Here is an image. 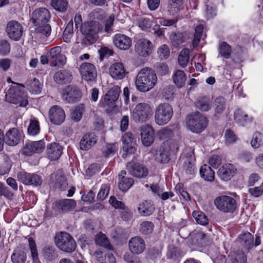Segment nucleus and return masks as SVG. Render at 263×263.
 Segmentation results:
<instances>
[{"instance_id":"obj_56","label":"nucleus","mask_w":263,"mask_h":263,"mask_svg":"<svg viewBox=\"0 0 263 263\" xmlns=\"http://www.w3.org/2000/svg\"><path fill=\"white\" fill-rule=\"evenodd\" d=\"M181 254L180 249L174 247H171L167 252L168 257L173 260H176L179 258Z\"/></svg>"},{"instance_id":"obj_39","label":"nucleus","mask_w":263,"mask_h":263,"mask_svg":"<svg viewBox=\"0 0 263 263\" xmlns=\"http://www.w3.org/2000/svg\"><path fill=\"white\" fill-rule=\"evenodd\" d=\"M200 174L205 180L213 181L214 179V172L211 167L206 164L201 167Z\"/></svg>"},{"instance_id":"obj_36","label":"nucleus","mask_w":263,"mask_h":263,"mask_svg":"<svg viewBox=\"0 0 263 263\" xmlns=\"http://www.w3.org/2000/svg\"><path fill=\"white\" fill-rule=\"evenodd\" d=\"M11 258L13 263H25L26 254L21 248L17 247L14 250Z\"/></svg>"},{"instance_id":"obj_11","label":"nucleus","mask_w":263,"mask_h":263,"mask_svg":"<svg viewBox=\"0 0 263 263\" xmlns=\"http://www.w3.org/2000/svg\"><path fill=\"white\" fill-rule=\"evenodd\" d=\"M82 94L80 89L75 85H69L62 91V98L68 103H73L78 102L82 97Z\"/></svg>"},{"instance_id":"obj_14","label":"nucleus","mask_w":263,"mask_h":263,"mask_svg":"<svg viewBox=\"0 0 263 263\" xmlns=\"http://www.w3.org/2000/svg\"><path fill=\"white\" fill-rule=\"evenodd\" d=\"M153 46L151 42L146 39L139 40L135 46V52L140 56L146 57L153 51Z\"/></svg>"},{"instance_id":"obj_15","label":"nucleus","mask_w":263,"mask_h":263,"mask_svg":"<svg viewBox=\"0 0 263 263\" xmlns=\"http://www.w3.org/2000/svg\"><path fill=\"white\" fill-rule=\"evenodd\" d=\"M7 35L11 40L18 41L22 36L23 30L22 25L15 21L8 23L6 27Z\"/></svg>"},{"instance_id":"obj_34","label":"nucleus","mask_w":263,"mask_h":263,"mask_svg":"<svg viewBox=\"0 0 263 263\" xmlns=\"http://www.w3.org/2000/svg\"><path fill=\"white\" fill-rule=\"evenodd\" d=\"M25 85L28 90L32 93L38 94L41 92L42 85L39 80L35 78L28 80Z\"/></svg>"},{"instance_id":"obj_8","label":"nucleus","mask_w":263,"mask_h":263,"mask_svg":"<svg viewBox=\"0 0 263 263\" xmlns=\"http://www.w3.org/2000/svg\"><path fill=\"white\" fill-rule=\"evenodd\" d=\"M153 115V109L146 103H138L133 110L132 117L137 123H142L148 120Z\"/></svg>"},{"instance_id":"obj_31","label":"nucleus","mask_w":263,"mask_h":263,"mask_svg":"<svg viewBox=\"0 0 263 263\" xmlns=\"http://www.w3.org/2000/svg\"><path fill=\"white\" fill-rule=\"evenodd\" d=\"M138 210L141 215L147 216L153 213L155 207L151 201L144 200L139 204Z\"/></svg>"},{"instance_id":"obj_6","label":"nucleus","mask_w":263,"mask_h":263,"mask_svg":"<svg viewBox=\"0 0 263 263\" xmlns=\"http://www.w3.org/2000/svg\"><path fill=\"white\" fill-rule=\"evenodd\" d=\"M27 95L21 90L18 86L10 87L7 91L6 100L11 103L19 104L21 107H25L28 103Z\"/></svg>"},{"instance_id":"obj_27","label":"nucleus","mask_w":263,"mask_h":263,"mask_svg":"<svg viewBox=\"0 0 263 263\" xmlns=\"http://www.w3.org/2000/svg\"><path fill=\"white\" fill-rule=\"evenodd\" d=\"M126 172L122 170L119 174L118 186L120 190L126 192L133 184L134 180L131 178L125 177Z\"/></svg>"},{"instance_id":"obj_61","label":"nucleus","mask_w":263,"mask_h":263,"mask_svg":"<svg viewBox=\"0 0 263 263\" xmlns=\"http://www.w3.org/2000/svg\"><path fill=\"white\" fill-rule=\"evenodd\" d=\"M173 135V132L170 128H163L158 133V138L163 140H167Z\"/></svg>"},{"instance_id":"obj_13","label":"nucleus","mask_w":263,"mask_h":263,"mask_svg":"<svg viewBox=\"0 0 263 263\" xmlns=\"http://www.w3.org/2000/svg\"><path fill=\"white\" fill-rule=\"evenodd\" d=\"M51 66H60L66 63V58L61 53V48L56 46L50 49L47 53Z\"/></svg>"},{"instance_id":"obj_12","label":"nucleus","mask_w":263,"mask_h":263,"mask_svg":"<svg viewBox=\"0 0 263 263\" xmlns=\"http://www.w3.org/2000/svg\"><path fill=\"white\" fill-rule=\"evenodd\" d=\"M18 181L25 185L39 186L42 183V177L35 173L20 172L17 175Z\"/></svg>"},{"instance_id":"obj_17","label":"nucleus","mask_w":263,"mask_h":263,"mask_svg":"<svg viewBox=\"0 0 263 263\" xmlns=\"http://www.w3.org/2000/svg\"><path fill=\"white\" fill-rule=\"evenodd\" d=\"M128 172L137 178H144L148 174V171L143 165L133 160L126 165Z\"/></svg>"},{"instance_id":"obj_2","label":"nucleus","mask_w":263,"mask_h":263,"mask_svg":"<svg viewBox=\"0 0 263 263\" xmlns=\"http://www.w3.org/2000/svg\"><path fill=\"white\" fill-rule=\"evenodd\" d=\"M157 82V77L155 71L152 69L145 67L138 72L135 84L138 90L146 92L153 88Z\"/></svg>"},{"instance_id":"obj_42","label":"nucleus","mask_w":263,"mask_h":263,"mask_svg":"<svg viewBox=\"0 0 263 263\" xmlns=\"http://www.w3.org/2000/svg\"><path fill=\"white\" fill-rule=\"evenodd\" d=\"M192 215L198 224L206 226L209 223L208 218L203 212L201 211H194L192 213Z\"/></svg>"},{"instance_id":"obj_50","label":"nucleus","mask_w":263,"mask_h":263,"mask_svg":"<svg viewBox=\"0 0 263 263\" xmlns=\"http://www.w3.org/2000/svg\"><path fill=\"white\" fill-rule=\"evenodd\" d=\"M83 106V104L79 105L72 111L71 113V118L72 120L76 122H78L81 120L84 111Z\"/></svg>"},{"instance_id":"obj_48","label":"nucleus","mask_w":263,"mask_h":263,"mask_svg":"<svg viewBox=\"0 0 263 263\" xmlns=\"http://www.w3.org/2000/svg\"><path fill=\"white\" fill-rule=\"evenodd\" d=\"M219 52L221 56L224 58H229L231 53V48L230 46L225 42H221L219 44Z\"/></svg>"},{"instance_id":"obj_37","label":"nucleus","mask_w":263,"mask_h":263,"mask_svg":"<svg viewBox=\"0 0 263 263\" xmlns=\"http://www.w3.org/2000/svg\"><path fill=\"white\" fill-rule=\"evenodd\" d=\"M44 257L49 261L53 260L58 256V252L54 247L46 246L42 250Z\"/></svg>"},{"instance_id":"obj_52","label":"nucleus","mask_w":263,"mask_h":263,"mask_svg":"<svg viewBox=\"0 0 263 263\" xmlns=\"http://www.w3.org/2000/svg\"><path fill=\"white\" fill-rule=\"evenodd\" d=\"M40 126L37 120H31L28 127V133L29 135H36L39 133Z\"/></svg>"},{"instance_id":"obj_32","label":"nucleus","mask_w":263,"mask_h":263,"mask_svg":"<svg viewBox=\"0 0 263 263\" xmlns=\"http://www.w3.org/2000/svg\"><path fill=\"white\" fill-rule=\"evenodd\" d=\"M71 73L66 70H62L57 72L54 76V80L59 84L69 83L71 80Z\"/></svg>"},{"instance_id":"obj_53","label":"nucleus","mask_w":263,"mask_h":263,"mask_svg":"<svg viewBox=\"0 0 263 263\" xmlns=\"http://www.w3.org/2000/svg\"><path fill=\"white\" fill-rule=\"evenodd\" d=\"M153 17H143L141 18L138 22V26L142 29L150 28L153 25Z\"/></svg>"},{"instance_id":"obj_62","label":"nucleus","mask_w":263,"mask_h":263,"mask_svg":"<svg viewBox=\"0 0 263 263\" xmlns=\"http://www.w3.org/2000/svg\"><path fill=\"white\" fill-rule=\"evenodd\" d=\"M29 245L31 253V256L33 260L38 259V252L36 249V243L32 238H28Z\"/></svg>"},{"instance_id":"obj_45","label":"nucleus","mask_w":263,"mask_h":263,"mask_svg":"<svg viewBox=\"0 0 263 263\" xmlns=\"http://www.w3.org/2000/svg\"><path fill=\"white\" fill-rule=\"evenodd\" d=\"M51 5L57 11L64 12L67 8L68 2L66 0H52Z\"/></svg>"},{"instance_id":"obj_1","label":"nucleus","mask_w":263,"mask_h":263,"mask_svg":"<svg viewBox=\"0 0 263 263\" xmlns=\"http://www.w3.org/2000/svg\"><path fill=\"white\" fill-rule=\"evenodd\" d=\"M51 17L49 11L45 8L36 9L31 14V20L36 26V33L42 34L46 37L50 35L51 28L48 23Z\"/></svg>"},{"instance_id":"obj_29","label":"nucleus","mask_w":263,"mask_h":263,"mask_svg":"<svg viewBox=\"0 0 263 263\" xmlns=\"http://www.w3.org/2000/svg\"><path fill=\"white\" fill-rule=\"evenodd\" d=\"M97 141V138L94 134H86L80 141V148L84 151L88 150L96 144Z\"/></svg>"},{"instance_id":"obj_63","label":"nucleus","mask_w":263,"mask_h":263,"mask_svg":"<svg viewBox=\"0 0 263 263\" xmlns=\"http://www.w3.org/2000/svg\"><path fill=\"white\" fill-rule=\"evenodd\" d=\"M261 135L259 132L255 133L251 141V145L256 148L260 146L262 143Z\"/></svg>"},{"instance_id":"obj_43","label":"nucleus","mask_w":263,"mask_h":263,"mask_svg":"<svg viewBox=\"0 0 263 263\" xmlns=\"http://www.w3.org/2000/svg\"><path fill=\"white\" fill-rule=\"evenodd\" d=\"M189 54L190 50L188 48H184L180 51L178 60L181 67H185L187 66L189 60Z\"/></svg>"},{"instance_id":"obj_60","label":"nucleus","mask_w":263,"mask_h":263,"mask_svg":"<svg viewBox=\"0 0 263 263\" xmlns=\"http://www.w3.org/2000/svg\"><path fill=\"white\" fill-rule=\"evenodd\" d=\"M98 261L100 263H116V259L111 253H107L104 256H100Z\"/></svg>"},{"instance_id":"obj_55","label":"nucleus","mask_w":263,"mask_h":263,"mask_svg":"<svg viewBox=\"0 0 263 263\" xmlns=\"http://www.w3.org/2000/svg\"><path fill=\"white\" fill-rule=\"evenodd\" d=\"M56 186L61 190H65L67 188V183L64 176L57 174L55 175Z\"/></svg>"},{"instance_id":"obj_28","label":"nucleus","mask_w":263,"mask_h":263,"mask_svg":"<svg viewBox=\"0 0 263 263\" xmlns=\"http://www.w3.org/2000/svg\"><path fill=\"white\" fill-rule=\"evenodd\" d=\"M63 147L58 143H52L47 146V153L51 160H58L62 154Z\"/></svg>"},{"instance_id":"obj_58","label":"nucleus","mask_w":263,"mask_h":263,"mask_svg":"<svg viewBox=\"0 0 263 263\" xmlns=\"http://www.w3.org/2000/svg\"><path fill=\"white\" fill-rule=\"evenodd\" d=\"M174 87L173 85L167 86L163 89V96L165 100H172L174 98Z\"/></svg>"},{"instance_id":"obj_47","label":"nucleus","mask_w":263,"mask_h":263,"mask_svg":"<svg viewBox=\"0 0 263 263\" xmlns=\"http://www.w3.org/2000/svg\"><path fill=\"white\" fill-rule=\"evenodd\" d=\"M96 242L100 246H102L108 249H111V246L108 238L104 234L101 233L96 235Z\"/></svg>"},{"instance_id":"obj_4","label":"nucleus","mask_w":263,"mask_h":263,"mask_svg":"<svg viewBox=\"0 0 263 263\" xmlns=\"http://www.w3.org/2000/svg\"><path fill=\"white\" fill-rule=\"evenodd\" d=\"M186 122L187 128L195 133L202 132L208 125L206 117L199 111L189 115L186 118Z\"/></svg>"},{"instance_id":"obj_33","label":"nucleus","mask_w":263,"mask_h":263,"mask_svg":"<svg viewBox=\"0 0 263 263\" xmlns=\"http://www.w3.org/2000/svg\"><path fill=\"white\" fill-rule=\"evenodd\" d=\"M195 105L201 111H208L212 107L210 99L205 96L198 97L195 101Z\"/></svg>"},{"instance_id":"obj_46","label":"nucleus","mask_w":263,"mask_h":263,"mask_svg":"<svg viewBox=\"0 0 263 263\" xmlns=\"http://www.w3.org/2000/svg\"><path fill=\"white\" fill-rule=\"evenodd\" d=\"M170 40L172 45L175 48L179 47L184 41V37L180 33H172Z\"/></svg>"},{"instance_id":"obj_25","label":"nucleus","mask_w":263,"mask_h":263,"mask_svg":"<svg viewBox=\"0 0 263 263\" xmlns=\"http://www.w3.org/2000/svg\"><path fill=\"white\" fill-rule=\"evenodd\" d=\"M113 42L117 48L122 50H127L132 45L130 39L123 34H116L113 38Z\"/></svg>"},{"instance_id":"obj_24","label":"nucleus","mask_w":263,"mask_h":263,"mask_svg":"<svg viewBox=\"0 0 263 263\" xmlns=\"http://www.w3.org/2000/svg\"><path fill=\"white\" fill-rule=\"evenodd\" d=\"M122 142L124 144L123 147L127 152L129 153H134L136 150L135 147L136 140L134 135L131 132H127L124 134L122 138Z\"/></svg>"},{"instance_id":"obj_40","label":"nucleus","mask_w":263,"mask_h":263,"mask_svg":"<svg viewBox=\"0 0 263 263\" xmlns=\"http://www.w3.org/2000/svg\"><path fill=\"white\" fill-rule=\"evenodd\" d=\"M186 80L185 74L182 70H177L173 75V81L179 88L182 87L185 85Z\"/></svg>"},{"instance_id":"obj_19","label":"nucleus","mask_w":263,"mask_h":263,"mask_svg":"<svg viewBox=\"0 0 263 263\" xmlns=\"http://www.w3.org/2000/svg\"><path fill=\"white\" fill-rule=\"evenodd\" d=\"M80 70L82 78L86 81H93L97 78V70L95 66L91 63L82 64L80 67Z\"/></svg>"},{"instance_id":"obj_16","label":"nucleus","mask_w":263,"mask_h":263,"mask_svg":"<svg viewBox=\"0 0 263 263\" xmlns=\"http://www.w3.org/2000/svg\"><path fill=\"white\" fill-rule=\"evenodd\" d=\"M49 118L52 124L59 125L64 121L65 113L61 107L58 105H54L49 109Z\"/></svg>"},{"instance_id":"obj_59","label":"nucleus","mask_w":263,"mask_h":263,"mask_svg":"<svg viewBox=\"0 0 263 263\" xmlns=\"http://www.w3.org/2000/svg\"><path fill=\"white\" fill-rule=\"evenodd\" d=\"M203 27L202 25L197 26L195 29L194 37L193 44L194 46H197L199 42L203 31Z\"/></svg>"},{"instance_id":"obj_26","label":"nucleus","mask_w":263,"mask_h":263,"mask_svg":"<svg viewBox=\"0 0 263 263\" xmlns=\"http://www.w3.org/2000/svg\"><path fill=\"white\" fill-rule=\"evenodd\" d=\"M235 171L236 169L233 164L227 163L219 169L217 175L221 180L228 181L233 176Z\"/></svg>"},{"instance_id":"obj_10","label":"nucleus","mask_w":263,"mask_h":263,"mask_svg":"<svg viewBox=\"0 0 263 263\" xmlns=\"http://www.w3.org/2000/svg\"><path fill=\"white\" fill-rule=\"evenodd\" d=\"M121 92L120 88L116 86L111 88L102 98L99 102V106L108 110L115 106V103L119 98Z\"/></svg>"},{"instance_id":"obj_41","label":"nucleus","mask_w":263,"mask_h":263,"mask_svg":"<svg viewBox=\"0 0 263 263\" xmlns=\"http://www.w3.org/2000/svg\"><path fill=\"white\" fill-rule=\"evenodd\" d=\"M239 240L242 245L247 249H250L253 246L254 237L250 233H244L241 235L239 237Z\"/></svg>"},{"instance_id":"obj_23","label":"nucleus","mask_w":263,"mask_h":263,"mask_svg":"<svg viewBox=\"0 0 263 263\" xmlns=\"http://www.w3.org/2000/svg\"><path fill=\"white\" fill-rule=\"evenodd\" d=\"M22 134L20 131L15 128L10 129L5 134V143L10 146L17 145L21 141Z\"/></svg>"},{"instance_id":"obj_7","label":"nucleus","mask_w":263,"mask_h":263,"mask_svg":"<svg viewBox=\"0 0 263 263\" xmlns=\"http://www.w3.org/2000/svg\"><path fill=\"white\" fill-rule=\"evenodd\" d=\"M173 115L172 106L167 103H161L157 107L155 110V122L159 125H163L170 121Z\"/></svg>"},{"instance_id":"obj_3","label":"nucleus","mask_w":263,"mask_h":263,"mask_svg":"<svg viewBox=\"0 0 263 263\" xmlns=\"http://www.w3.org/2000/svg\"><path fill=\"white\" fill-rule=\"evenodd\" d=\"M100 28V23L96 21L83 23L81 26V31L84 36V44L90 45L94 43L98 38V33Z\"/></svg>"},{"instance_id":"obj_21","label":"nucleus","mask_w":263,"mask_h":263,"mask_svg":"<svg viewBox=\"0 0 263 263\" xmlns=\"http://www.w3.org/2000/svg\"><path fill=\"white\" fill-rule=\"evenodd\" d=\"M141 141L146 146H150L154 141V129L148 125H143L141 128Z\"/></svg>"},{"instance_id":"obj_49","label":"nucleus","mask_w":263,"mask_h":263,"mask_svg":"<svg viewBox=\"0 0 263 263\" xmlns=\"http://www.w3.org/2000/svg\"><path fill=\"white\" fill-rule=\"evenodd\" d=\"M154 229V224L151 221H143L141 223L139 227V231L143 235H147L152 233Z\"/></svg>"},{"instance_id":"obj_57","label":"nucleus","mask_w":263,"mask_h":263,"mask_svg":"<svg viewBox=\"0 0 263 263\" xmlns=\"http://www.w3.org/2000/svg\"><path fill=\"white\" fill-rule=\"evenodd\" d=\"M157 53L160 59H166L170 55V48L168 46L165 44L162 45L158 49Z\"/></svg>"},{"instance_id":"obj_18","label":"nucleus","mask_w":263,"mask_h":263,"mask_svg":"<svg viewBox=\"0 0 263 263\" xmlns=\"http://www.w3.org/2000/svg\"><path fill=\"white\" fill-rule=\"evenodd\" d=\"M45 148V143L43 140L29 141L26 143L23 149V154L31 156L35 153H40Z\"/></svg>"},{"instance_id":"obj_5","label":"nucleus","mask_w":263,"mask_h":263,"mask_svg":"<svg viewBox=\"0 0 263 263\" xmlns=\"http://www.w3.org/2000/svg\"><path fill=\"white\" fill-rule=\"evenodd\" d=\"M54 242L61 251L71 253L75 251L77 245L73 238L68 233L61 232L54 237Z\"/></svg>"},{"instance_id":"obj_30","label":"nucleus","mask_w":263,"mask_h":263,"mask_svg":"<svg viewBox=\"0 0 263 263\" xmlns=\"http://www.w3.org/2000/svg\"><path fill=\"white\" fill-rule=\"evenodd\" d=\"M109 72L111 76L116 80L123 79L125 76V70L121 63H115L110 67Z\"/></svg>"},{"instance_id":"obj_54","label":"nucleus","mask_w":263,"mask_h":263,"mask_svg":"<svg viewBox=\"0 0 263 263\" xmlns=\"http://www.w3.org/2000/svg\"><path fill=\"white\" fill-rule=\"evenodd\" d=\"M118 149V145L117 143H110L106 144L105 149L103 150V154L105 157H108L110 155H114Z\"/></svg>"},{"instance_id":"obj_64","label":"nucleus","mask_w":263,"mask_h":263,"mask_svg":"<svg viewBox=\"0 0 263 263\" xmlns=\"http://www.w3.org/2000/svg\"><path fill=\"white\" fill-rule=\"evenodd\" d=\"M157 159L160 163H167L170 161L169 151L165 149L161 150L159 155L157 157Z\"/></svg>"},{"instance_id":"obj_22","label":"nucleus","mask_w":263,"mask_h":263,"mask_svg":"<svg viewBox=\"0 0 263 263\" xmlns=\"http://www.w3.org/2000/svg\"><path fill=\"white\" fill-rule=\"evenodd\" d=\"M76 206V202L73 199H65L57 201L52 204L54 211L60 212H67L73 210Z\"/></svg>"},{"instance_id":"obj_9","label":"nucleus","mask_w":263,"mask_h":263,"mask_svg":"<svg viewBox=\"0 0 263 263\" xmlns=\"http://www.w3.org/2000/svg\"><path fill=\"white\" fill-rule=\"evenodd\" d=\"M214 204L219 210L224 213H233L237 206L235 199L226 195L217 197L214 200Z\"/></svg>"},{"instance_id":"obj_44","label":"nucleus","mask_w":263,"mask_h":263,"mask_svg":"<svg viewBox=\"0 0 263 263\" xmlns=\"http://www.w3.org/2000/svg\"><path fill=\"white\" fill-rule=\"evenodd\" d=\"M183 167L186 174L193 175L194 174L195 167L194 160L192 157L185 158Z\"/></svg>"},{"instance_id":"obj_35","label":"nucleus","mask_w":263,"mask_h":263,"mask_svg":"<svg viewBox=\"0 0 263 263\" xmlns=\"http://www.w3.org/2000/svg\"><path fill=\"white\" fill-rule=\"evenodd\" d=\"M183 8L182 0H170L168 4L167 11L171 15L177 13Z\"/></svg>"},{"instance_id":"obj_20","label":"nucleus","mask_w":263,"mask_h":263,"mask_svg":"<svg viewBox=\"0 0 263 263\" xmlns=\"http://www.w3.org/2000/svg\"><path fill=\"white\" fill-rule=\"evenodd\" d=\"M129 249L134 254H141L145 249L144 240L139 236L131 238L128 242Z\"/></svg>"},{"instance_id":"obj_38","label":"nucleus","mask_w":263,"mask_h":263,"mask_svg":"<svg viewBox=\"0 0 263 263\" xmlns=\"http://www.w3.org/2000/svg\"><path fill=\"white\" fill-rule=\"evenodd\" d=\"M234 119L235 121L241 126H245L246 124L251 121L247 114L240 109H237L234 112Z\"/></svg>"},{"instance_id":"obj_51","label":"nucleus","mask_w":263,"mask_h":263,"mask_svg":"<svg viewBox=\"0 0 263 263\" xmlns=\"http://www.w3.org/2000/svg\"><path fill=\"white\" fill-rule=\"evenodd\" d=\"M215 111L218 114H221L225 109L226 100L222 97H218L214 101Z\"/></svg>"}]
</instances>
